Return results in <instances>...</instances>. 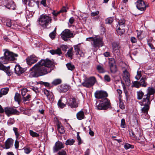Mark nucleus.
Segmentation results:
<instances>
[{"mask_svg":"<svg viewBox=\"0 0 155 155\" xmlns=\"http://www.w3.org/2000/svg\"><path fill=\"white\" fill-rule=\"evenodd\" d=\"M54 66L53 62L48 59H41L30 69L32 71L30 75L32 77H38L45 75L51 72L50 68H52Z\"/></svg>","mask_w":155,"mask_h":155,"instance_id":"f257e3e1","label":"nucleus"},{"mask_svg":"<svg viewBox=\"0 0 155 155\" xmlns=\"http://www.w3.org/2000/svg\"><path fill=\"white\" fill-rule=\"evenodd\" d=\"M3 51L4 52V56L0 58V60L3 64H7L10 61H13L16 59L15 57L18 56L17 54H14L7 49H4Z\"/></svg>","mask_w":155,"mask_h":155,"instance_id":"f03ea898","label":"nucleus"},{"mask_svg":"<svg viewBox=\"0 0 155 155\" xmlns=\"http://www.w3.org/2000/svg\"><path fill=\"white\" fill-rule=\"evenodd\" d=\"M86 40L91 41L92 46L95 48H99L104 45L102 38L99 36L87 38H86Z\"/></svg>","mask_w":155,"mask_h":155,"instance_id":"7ed1b4c3","label":"nucleus"},{"mask_svg":"<svg viewBox=\"0 0 155 155\" xmlns=\"http://www.w3.org/2000/svg\"><path fill=\"white\" fill-rule=\"evenodd\" d=\"M51 17L42 15H40L38 19V24L41 27L45 28L51 23Z\"/></svg>","mask_w":155,"mask_h":155,"instance_id":"20e7f679","label":"nucleus"},{"mask_svg":"<svg viewBox=\"0 0 155 155\" xmlns=\"http://www.w3.org/2000/svg\"><path fill=\"white\" fill-rule=\"evenodd\" d=\"M97 109L100 110H106L111 107L110 100L107 98H105L100 102L96 104Z\"/></svg>","mask_w":155,"mask_h":155,"instance_id":"39448f33","label":"nucleus"},{"mask_svg":"<svg viewBox=\"0 0 155 155\" xmlns=\"http://www.w3.org/2000/svg\"><path fill=\"white\" fill-rule=\"evenodd\" d=\"M155 93V89L153 87H149L147 89V94H146V114L147 111L149 109V105L152 99H150V96L153 94Z\"/></svg>","mask_w":155,"mask_h":155,"instance_id":"423d86ee","label":"nucleus"},{"mask_svg":"<svg viewBox=\"0 0 155 155\" xmlns=\"http://www.w3.org/2000/svg\"><path fill=\"white\" fill-rule=\"evenodd\" d=\"M96 81V78L94 77H91L86 79L82 84L84 87H90L93 86Z\"/></svg>","mask_w":155,"mask_h":155,"instance_id":"0eeeda50","label":"nucleus"},{"mask_svg":"<svg viewBox=\"0 0 155 155\" xmlns=\"http://www.w3.org/2000/svg\"><path fill=\"white\" fill-rule=\"evenodd\" d=\"M75 34L69 29L64 30L61 34V36L63 40L65 41H67L68 38L74 37Z\"/></svg>","mask_w":155,"mask_h":155,"instance_id":"6e6552de","label":"nucleus"},{"mask_svg":"<svg viewBox=\"0 0 155 155\" xmlns=\"http://www.w3.org/2000/svg\"><path fill=\"white\" fill-rule=\"evenodd\" d=\"M108 64L110 72L114 74L117 71V68L115 60L114 58H108Z\"/></svg>","mask_w":155,"mask_h":155,"instance_id":"1a4fd4ad","label":"nucleus"},{"mask_svg":"<svg viewBox=\"0 0 155 155\" xmlns=\"http://www.w3.org/2000/svg\"><path fill=\"white\" fill-rule=\"evenodd\" d=\"M94 95L95 97L98 99H104L108 96L107 92L103 90H97L94 93Z\"/></svg>","mask_w":155,"mask_h":155,"instance_id":"9d476101","label":"nucleus"},{"mask_svg":"<svg viewBox=\"0 0 155 155\" xmlns=\"http://www.w3.org/2000/svg\"><path fill=\"white\" fill-rule=\"evenodd\" d=\"M67 104L68 106L71 108H76L78 107L79 102L75 97H72L67 101Z\"/></svg>","mask_w":155,"mask_h":155,"instance_id":"9b49d317","label":"nucleus"},{"mask_svg":"<svg viewBox=\"0 0 155 155\" xmlns=\"http://www.w3.org/2000/svg\"><path fill=\"white\" fill-rule=\"evenodd\" d=\"M123 79L125 81V84L124 83V81H121V84L123 86H125V84L128 86L130 84L129 74L126 70L123 71Z\"/></svg>","mask_w":155,"mask_h":155,"instance_id":"f8f14e48","label":"nucleus"},{"mask_svg":"<svg viewBox=\"0 0 155 155\" xmlns=\"http://www.w3.org/2000/svg\"><path fill=\"white\" fill-rule=\"evenodd\" d=\"M5 114L8 116L12 114H15L16 115L19 114L18 111L15 108L12 107H5Z\"/></svg>","mask_w":155,"mask_h":155,"instance_id":"ddd939ff","label":"nucleus"},{"mask_svg":"<svg viewBox=\"0 0 155 155\" xmlns=\"http://www.w3.org/2000/svg\"><path fill=\"white\" fill-rule=\"evenodd\" d=\"M27 64L31 65L36 63L38 60V58L35 55H32L26 59Z\"/></svg>","mask_w":155,"mask_h":155,"instance_id":"4468645a","label":"nucleus"},{"mask_svg":"<svg viewBox=\"0 0 155 155\" xmlns=\"http://www.w3.org/2000/svg\"><path fill=\"white\" fill-rule=\"evenodd\" d=\"M2 63L0 60V70L4 71L8 76H11L13 74V72L10 70V66L6 67Z\"/></svg>","mask_w":155,"mask_h":155,"instance_id":"2eb2a0df","label":"nucleus"},{"mask_svg":"<svg viewBox=\"0 0 155 155\" xmlns=\"http://www.w3.org/2000/svg\"><path fill=\"white\" fill-rule=\"evenodd\" d=\"M4 5L8 9L14 10L15 9V5L13 1H8L7 0H4L3 2Z\"/></svg>","mask_w":155,"mask_h":155,"instance_id":"dca6fc26","label":"nucleus"},{"mask_svg":"<svg viewBox=\"0 0 155 155\" xmlns=\"http://www.w3.org/2000/svg\"><path fill=\"white\" fill-rule=\"evenodd\" d=\"M137 8L139 10L143 11L145 8V2L143 0H138L135 3Z\"/></svg>","mask_w":155,"mask_h":155,"instance_id":"f3484780","label":"nucleus"},{"mask_svg":"<svg viewBox=\"0 0 155 155\" xmlns=\"http://www.w3.org/2000/svg\"><path fill=\"white\" fill-rule=\"evenodd\" d=\"M26 70V69L25 68H23L20 65H16L14 68V71L18 76L20 75L25 72Z\"/></svg>","mask_w":155,"mask_h":155,"instance_id":"a211bd4d","label":"nucleus"},{"mask_svg":"<svg viewBox=\"0 0 155 155\" xmlns=\"http://www.w3.org/2000/svg\"><path fill=\"white\" fill-rule=\"evenodd\" d=\"M64 145L61 142L59 141L56 142L55 145L53 147V150L54 152H56L61 149L64 148Z\"/></svg>","mask_w":155,"mask_h":155,"instance_id":"6ab92c4d","label":"nucleus"},{"mask_svg":"<svg viewBox=\"0 0 155 155\" xmlns=\"http://www.w3.org/2000/svg\"><path fill=\"white\" fill-rule=\"evenodd\" d=\"M69 89V86L66 84H62L58 87V90L60 93L67 92Z\"/></svg>","mask_w":155,"mask_h":155,"instance_id":"aec40b11","label":"nucleus"},{"mask_svg":"<svg viewBox=\"0 0 155 155\" xmlns=\"http://www.w3.org/2000/svg\"><path fill=\"white\" fill-rule=\"evenodd\" d=\"M14 140L11 138H8L5 142V149H8L13 146Z\"/></svg>","mask_w":155,"mask_h":155,"instance_id":"412c9836","label":"nucleus"},{"mask_svg":"<svg viewBox=\"0 0 155 155\" xmlns=\"http://www.w3.org/2000/svg\"><path fill=\"white\" fill-rule=\"evenodd\" d=\"M112 45L113 51L116 52H118L120 48L119 42H113Z\"/></svg>","mask_w":155,"mask_h":155,"instance_id":"4be33fe9","label":"nucleus"},{"mask_svg":"<svg viewBox=\"0 0 155 155\" xmlns=\"http://www.w3.org/2000/svg\"><path fill=\"white\" fill-rule=\"evenodd\" d=\"M77 118L79 120H81L84 118V113L82 110L78 112L76 114Z\"/></svg>","mask_w":155,"mask_h":155,"instance_id":"5701e85b","label":"nucleus"},{"mask_svg":"<svg viewBox=\"0 0 155 155\" xmlns=\"http://www.w3.org/2000/svg\"><path fill=\"white\" fill-rule=\"evenodd\" d=\"M50 52L52 55L57 54L59 55H60L62 53L61 49L59 48H58L56 50H50Z\"/></svg>","mask_w":155,"mask_h":155,"instance_id":"b1692460","label":"nucleus"},{"mask_svg":"<svg viewBox=\"0 0 155 155\" xmlns=\"http://www.w3.org/2000/svg\"><path fill=\"white\" fill-rule=\"evenodd\" d=\"M44 93L49 100H52L53 99V96L51 92L47 90H45Z\"/></svg>","mask_w":155,"mask_h":155,"instance_id":"393cba45","label":"nucleus"},{"mask_svg":"<svg viewBox=\"0 0 155 155\" xmlns=\"http://www.w3.org/2000/svg\"><path fill=\"white\" fill-rule=\"evenodd\" d=\"M118 25H117V27H120L121 28H124L125 26V21L123 18L121 19L118 22Z\"/></svg>","mask_w":155,"mask_h":155,"instance_id":"a878e982","label":"nucleus"},{"mask_svg":"<svg viewBox=\"0 0 155 155\" xmlns=\"http://www.w3.org/2000/svg\"><path fill=\"white\" fill-rule=\"evenodd\" d=\"M57 127L58 132L61 134H63L64 132V130L63 127L61 125L60 123L58 122Z\"/></svg>","mask_w":155,"mask_h":155,"instance_id":"bb28decb","label":"nucleus"},{"mask_svg":"<svg viewBox=\"0 0 155 155\" xmlns=\"http://www.w3.org/2000/svg\"><path fill=\"white\" fill-rule=\"evenodd\" d=\"M9 89L8 88H2L0 91V97H2V95H5L7 94Z\"/></svg>","mask_w":155,"mask_h":155,"instance_id":"cd10ccee","label":"nucleus"},{"mask_svg":"<svg viewBox=\"0 0 155 155\" xmlns=\"http://www.w3.org/2000/svg\"><path fill=\"white\" fill-rule=\"evenodd\" d=\"M61 80L58 78L54 80L51 84L52 86H56L61 84Z\"/></svg>","mask_w":155,"mask_h":155,"instance_id":"c85d7f7f","label":"nucleus"},{"mask_svg":"<svg viewBox=\"0 0 155 155\" xmlns=\"http://www.w3.org/2000/svg\"><path fill=\"white\" fill-rule=\"evenodd\" d=\"M21 98L20 94L17 92L16 93L14 97L15 101H17L19 104L21 101Z\"/></svg>","mask_w":155,"mask_h":155,"instance_id":"c756f323","label":"nucleus"},{"mask_svg":"<svg viewBox=\"0 0 155 155\" xmlns=\"http://www.w3.org/2000/svg\"><path fill=\"white\" fill-rule=\"evenodd\" d=\"M129 134L130 137L133 138V139H137L136 136L137 133H135L132 130H129Z\"/></svg>","mask_w":155,"mask_h":155,"instance_id":"7c9ffc66","label":"nucleus"},{"mask_svg":"<svg viewBox=\"0 0 155 155\" xmlns=\"http://www.w3.org/2000/svg\"><path fill=\"white\" fill-rule=\"evenodd\" d=\"M145 102V99L143 98L142 101L140 102V104L141 105H144V107L142 108L141 110L142 112L145 113V103L144 104V102Z\"/></svg>","mask_w":155,"mask_h":155,"instance_id":"2f4dec72","label":"nucleus"},{"mask_svg":"<svg viewBox=\"0 0 155 155\" xmlns=\"http://www.w3.org/2000/svg\"><path fill=\"white\" fill-rule=\"evenodd\" d=\"M117 29V32L119 35H122L125 32V29L123 28H121V27H118Z\"/></svg>","mask_w":155,"mask_h":155,"instance_id":"473e14b6","label":"nucleus"},{"mask_svg":"<svg viewBox=\"0 0 155 155\" xmlns=\"http://www.w3.org/2000/svg\"><path fill=\"white\" fill-rule=\"evenodd\" d=\"M66 66L68 70L71 71H73L75 68L74 65L71 63H68L66 64Z\"/></svg>","mask_w":155,"mask_h":155,"instance_id":"72a5a7b5","label":"nucleus"},{"mask_svg":"<svg viewBox=\"0 0 155 155\" xmlns=\"http://www.w3.org/2000/svg\"><path fill=\"white\" fill-rule=\"evenodd\" d=\"M62 100L60 99L59 100L58 103V106L60 108H62L66 106V105L62 102Z\"/></svg>","mask_w":155,"mask_h":155,"instance_id":"f704fd0d","label":"nucleus"},{"mask_svg":"<svg viewBox=\"0 0 155 155\" xmlns=\"http://www.w3.org/2000/svg\"><path fill=\"white\" fill-rule=\"evenodd\" d=\"M97 68V69L100 73H103L105 72L104 69L102 66L100 65H98Z\"/></svg>","mask_w":155,"mask_h":155,"instance_id":"c9c22d12","label":"nucleus"},{"mask_svg":"<svg viewBox=\"0 0 155 155\" xmlns=\"http://www.w3.org/2000/svg\"><path fill=\"white\" fill-rule=\"evenodd\" d=\"M74 48L75 52H76V53H77L78 52H79L80 51V44H78V45H74Z\"/></svg>","mask_w":155,"mask_h":155,"instance_id":"e433bc0d","label":"nucleus"},{"mask_svg":"<svg viewBox=\"0 0 155 155\" xmlns=\"http://www.w3.org/2000/svg\"><path fill=\"white\" fill-rule=\"evenodd\" d=\"M73 48H71L69 49V50L67 52V54L69 58H72L73 55Z\"/></svg>","mask_w":155,"mask_h":155,"instance_id":"4c0bfd02","label":"nucleus"},{"mask_svg":"<svg viewBox=\"0 0 155 155\" xmlns=\"http://www.w3.org/2000/svg\"><path fill=\"white\" fill-rule=\"evenodd\" d=\"M75 141L74 139L67 140L65 143V144L67 145H71L73 144L74 143Z\"/></svg>","mask_w":155,"mask_h":155,"instance_id":"58836bf2","label":"nucleus"},{"mask_svg":"<svg viewBox=\"0 0 155 155\" xmlns=\"http://www.w3.org/2000/svg\"><path fill=\"white\" fill-rule=\"evenodd\" d=\"M141 86L139 82L137 81H134L132 82V87H135L138 88Z\"/></svg>","mask_w":155,"mask_h":155,"instance_id":"ea45409f","label":"nucleus"},{"mask_svg":"<svg viewBox=\"0 0 155 155\" xmlns=\"http://www.w3.org/2000/svg\"><path fill=\"white\" fill-rule=\"evenodd\" d=\"M153 41V38H151L150 39H148L147 40V44L149 45V46L150 47L151 49H153L154 48L151 43V42Z\"/></svg>","mask_w":155,"mask_h":155,"instance_id":"a19ab883","label":"nucleus"},{"mask_svg":"<svg viewBox=\"0 0 155 155\" xmlns=\"http://www.w3.org/2000/svg\"><path fill=\"white\" fill-rule=\"evenodd\" d=\"M29 133L30 135L33 137H36L39 136V134L34 132L33 130H29Z\"/></svg>","mask_w":155,"mask_h":155,"instance_id":"79ce46f5","label":"nucleus"},{"mask_svg":"<svg viewBox=\"0 0 155 155\" xmlns=\"http://www.w3.org/2000/svg\"><path fill=\"white\" fill-rule=\"evenodd\" d=\"M31 95L28 94L27 95V96L25 97L24 96L23 97V101L24 102H25L26 101H29L30 100Z\"/></svg>","mask_w":155,"mask_h":155,"instance_id":"37998d69","label":"nucleus"},{"mask_svg":"<svg viewBox=\"0 0 155 155\" xmlns=\"http://www.w3.org/2000/svg\"><path fill=\"white\" fill-rule=\"evenodd\" d=\"M13 130H14V132L15 133V134L16 136V138L17 139H18L19 137L20 136V135L19 134L18 132V128L16 127H13Z\"/></svg>","mask_w":155,"mask_h":155,"instance_id":"c03bdc74","label":"nucleus"},{"mask_svg":"<svg viewBox=\"0 0 155 155\" xmlns=\"http://www.w3.org/2000/svg\"><path fill=\"white\" fill-rule=\"evenodd\" d=\"M137 97L138 99L140 100L142 99L144 95L143 93L141 91L137 92Z\"/></svg>","mask_w":155,"mask_h":155,"instance_id":"a18cd8bd","label":"nucleus"},{"mask_svg":"<svg viewBox=\"0 0 155 155\" xmlns=\"http://www.w3.org/2000/svg\"><path fill=\"white\" fill-rule=\"evenodd\" d=\"M113 21V18L111 17H109L105 20V23L107 24H110Z\"/></svg>","mask_w":155,"mask_h":155,"instance_id":"49530a36","label":"nucleus"},{"mask_svg":"<svg viewBox=\"0 0 155 155\" xmlns=\"http://www.w3.org/2000/svg\"><path fill=\"white\" fill-rule=\"evenodd\" d=\"M140 84V86H143L144 87H145V78H142L140 80L139 82Z\"/></svg>","mask_w":155,"mask_h":155,"instance_id":"de8ad7c7","label":"nucleus"},{"mask_svg":"<svg viewBox=\"0 0 155 155\" xmlns=\"http://www.w3.org/2000/svg\"><path fill=\"white\" fill-rule=\"evenodd\" d=\"M124 148L125 149L127 150L130 148H134V146L130 144L126 143L124 145Z\"/></svg>","mask_w":155,"mask_h":155,"instance_id":"09e8293b","label":"nucleus"},{"mask_svg":"<svg viewBox=\"0 0 155 155\" xmlns=\"http://www.w3.org/2000/svg\"><path fill=\"white\" fill-rule=\"evenodd\" d=\"M50 37L52 39H54L55 36V31H54L51 32L49 35Z\"/></svg>","mask_w":155,"mask_h":155,"instance_id":"8fccbe9b","label":"nucleus"},{"mask_svg":"<svg viewBox=\"0 0 155 155\" xmlns=\"http://www.w3.org/2000/svg\"><path fill=\"white\" fill-rule=\"evenodd\" d=\"M77 138L78 141V144L80 145L81 143V140L78 132L77 133Z\"/></svg>","mask_w":155,"mask_h":155,"instance_id":"3c124183","label":"nucleus"},{"mask_svg":"<svg viewBox=\"0 0 155 155\" xmlns=\"http://www.w3.org/2000/svg\"><path fill=\"white\" fill-rule=\"evenodd\" d=\"M126 125L125 120L124 119H122L121 120V127L122 128H125Z\"/></svg>","mask_w":155,"mask_h":155,"instance_id":"603ef678","label":"nucleus"},{"mask_svg":"<svg viewBox=\"0 0 155 155\" xmlns=\"http://www.w3.org/2000/svg\"><path fill=\"white\" fill-rule=\"evenodd\" d=\"M28 90L26 88H23L21 90V94L23 96H25Z\"/></svg>","mask_w":155,"mask_h":155,"instance_id":"864d4df0","label":"nucleus"},{"mask_svg":"<svg viewBox=\"0 0 155 155\" xmlns=\"http://www.w3.org/2000/svg\"><path fill=\"white\" fill-rule=\"evenodd\" d=\"M104 79L105 81H107V82H110V77L107 75H106L104 76Z\"/></svg>","mask_w":155,"mask_h":155,"instance_id":"5fc2aeb1","label":"nucleus"},{"mask_svg":"<svg viewBox=\"0 0 155 155\" xmlns=\"http://www.w3.org/2000/svg\"><path fill=\"white\" fill-rule=\"evenodd\" d=\"M130 41L132 43H136L137 42V40L134 37H132L130 38Z\"/></svg>","mask_w":155,"mask_h":155,"instance_id":"6e6d98bb","label":"nucleus"},{"mask_svg":"<svg viewBox=\"0 0 155 155\" xmlns=\"http://www.w3.org/2000/svg\"><path fill=\"white\" fill-rule=\"evenodd\" d=\"M58 155H67V153L65 150H62L58 152Z\"/></svg>","mask_w":155,"mask_h":155,"instance_id":"4d7b16f0","label":"nucleus"},{"mask_svg":"<svg viewBox=\"0 0 155 155\" xmlns=\"http://www.w3.org/2000/svg\"><path fill=\"white\" fill-rule=\"evenodd\" d=\"M147 132L148 133V135L150 136H151L153 133V131L151 129H149V130L147 131Z\"/></svg>","mask_w":155,"mask_h":155,"instance_id":"13d9d810","label":"nucleus"},{"mask_svg":"<svg viewBox=\"0 0 155 155\" xmlns=\"http://www.w3.org/2000/svg\"><path fill=\"white\" fill-rule=\"evenodd\" d=\"M25 152L27 154H28L30 153L31 150L29 148H24Z\"/></svg>","mask_w":155,"mask_h":155,"instance_id":"bf43d9fd","label":"nucleus"},{"mask_svg":"<svg viewBox=\"0 0 155 155\" xmlns=\"http://www.w3.org/2000/svg\"><path fill=\"white\" fill-rule=\"evenodd\" d=\"M6 25L9 27H10L12 26V23L10 20H7L6 21Z\"/></svg>","mask_w":155,"mask_h":155,"instance_id":"052dcab7","label":"nucleus"},{"mask_svg":"<svg viewBox=\"0 0 155 155\" xmlns=\"http://www.w3.org/2000/svg\"><path fill=\"white\" fill-rule=\"evenodd\" d=\"M99 13V12L98 11L95 12H93L91 13V15L92 16H95L97 15H98Z\"/></svg>","mask_w":155,"mask_h":155,"instance_id":"680f3d73","label":"nucleus"},{"mask_svg":"<svg viewBox=\"0 0 155 155\" xmlns=\"http://www.w3.org/2000/svg\"><path fill=\"white\" fill-rule=\"evenodd\" d=\"M76 54L77 55H79L81 57H83L84 56V53L81 50L79 52H78L77 53H76Z\"/></svg>","mask_w":155,"mask_h":155,"instance_id":"e2e57ef3","label":"nucleus"},{"mask_svg":"<svg viewBox=\"0 0 155 155\" xmlns=\"http://www.w3.org/2000/svg\"><path fill=\"white\" fill-rule=\"evenodd\" d=\"M61 48L63 51H65L67 48V46L65 45H61Z\"/></svg>","mask_w":155,"mask_h":155,"instance_id":"0e129e2a","label":"nucleus"},{"mask_svg":"<svg viewBox=\"0 0 155 155\" xmlns=\"http://www.w3.org/2000/svg\"><path fill=\"white\" fill-rule=\"evenodd\" d=\"M46 2V0H42V1H41V4L43 5L44 7H46L47 6Z\"/></svg>","mask_w":155,"mask_h":155,"instance_id":"69168bd1","label":"nucleus"},{"mask_svg":"<svg viewBox=\"0 0 155 155\" xmlns=\"http://www.w3.org/2000/svg\"><path fill=\"white\" fill-rule=\"evenodd\" d=\"M32 90L36 93L38 92V88L37 87H33Z\"/></svg>","mask_w":155,"mask_h":155,"instance_id":"338daca9","label":"nucleus"},{"mask_svg":"<svg viewBox=\"0 0 155 155\" xmlns=\"http://www.w3.org/2000/svg\"><path fill=\"white\" fill-rule=\"evenodd\" d=\"M74 21V18L73 17H72L71 18L69 19V22L71 24H72L73 23Z\"/></svg>","mask_w":155,"mask_h":155,"instance_id":"774afa93","label":"nucleus"}]
</instances>
